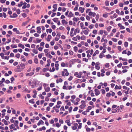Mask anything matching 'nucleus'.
Listing matches in <instances>:
<instances>
[{
  "instance_id": "obj_19",
  "label": "nucleus",
  "mask_w": 132,
  "mask_h": 132,
  "mask_svg": "<svg viewBox=\"0 0 132 132\" xmlns=\"http://www.w3.org/2000/svg\"><path fill=\"white\" fill-rule=\"evenodd\" d=\"M18 46L19 47H21L22 49H24V45H22L20 43L18 45Z\"/></svg>"
},
{
  "instance_id": "obj_42",
  "label": "nucleus",
  "mask_w": 132,
  "mask_h": 132,
  "mask_svg": "<svg viewBox=\"0 0 132 132\" xmlns=\"http://www.w3.org/2000/svg\"><path fill=\"white\" fill-rule=\"evenodd\" d=\"M68 113V112L67 111H66L65 113L62 115V117H63L65 115L67 114Z\"/></svg>"
},
{
  "instance_id": "obj_64",
  "label": "nucleus",
  "mask_w": 132,
  "mask_h": 132,
  "mask_svg": "<svg viewBox=\"0 0 132 132\" xmlns=\"http://www.w3.org/2000/svg\"><path fill=\"white\" fill-rule=\"evenodd\" d=\"M73 78V77L72 76H70L69 78H68V80L69 81H71L72 80Z\"/></svg>"
},
{
  "instance_id": "obj_57",
  "label": "nucleus",
  "mask_w": 132,
  "mask_h": 132,
  "mask_svg": "<svg viewBox=\"0 0 132 132\" xmlns=\"http://www.w3.org/2000/svg\"><path fill=\"white\" fill-rule=\"evenodd\" d=\"M60 110L61 111L62 110L63 111H64L65 109L64 108V106H61V108L60 109Z\"/></svg>"
},
{
  "instance_id": "obj_61",
  "label": "nucleus",
  "mask_w": 132,
  "mask_h": 132,
  "mask_svg": "<svg viewBox=\"0 0 132 132\" xmlns=\"http://www.w3.org/2000/svg\"><path fill=\"white\" fill-rule=\"evenodd\" d=\"M42 40V39H39L38 38H37L36 39V41L37 43H40Z\"/></svg>"
},
{
  "instance_id": "obj_7",
  "label": "nucleus",
  "mask_w": 132,
  "mask_h": 132,
  "mask_svg": "<svg viewBox=\"0 0 132 132\" xmlns=\"http://www.w3.org/2000/svg\"><path fill=\"white\" fill-rule=\"evenodd\" d=\"M124 106L122 105H120V106H118L117 107L118 110H120L123 109Z\"/></svg>"
},
{
  "instance_id": "obj_55",
  "label": "nucleus",
  "mask_w": 132,
  "mask_h": 132,
  "mask_svg": "<svg viewBox=\"0 0 132 132\" xmlns=\"http://www.w3.org/2000/svg\"><path fill=\"white\" fill-rule=\"evenodd\" d=\"M81 39L82 40H85L86 39V37L84 35L82 36Z\"/></svg>"
},
{
  "instance_id": "obj_5",
  "label": "nucleus",
  "mask_w": 132,
  "mask_h": 132,
  "mask_svg": "<svg viewBox=\"0 0 132 132\" xmlns=\"http://www.w3.org/2000/svg\"><path fill=\"white\" fill-rule=\"evenodd\" d=\"M18 16V15L16 13H14L12 15H11L10 16V17L11 18H15Z\"/></svg>"
},
{
  "instance_id": "obj_21",
  "label": "nucleus",
  "mask_w": 132,
  "mask_h": 132,
  "mask_svg": "<svg viewBox=\"0 0 132 132\" xmlns=\"http://www.w3.org/2000/svg\"><path fill=\"white\" fill-rule=\"evenodd\" d=\"M121 86H118L117 85H116L115 87V89H121Z\"/></svg>"
},
{
  "instance_id": "obj_1",
  "label": "nucleus",
  "mask_w": 132,
  "mask_h": 132,
  "mask_svg": "<svg viewBox=\"0 0 132 132\" xmlns=\"http://www.w3.org/2000/svg\"><path fill=\"white\" fill-rule=\"evenodd\" d=\"M81 103L82 104L79 107L81 109H83L86 106L85 102L84 101H82Z\"/></svg>"
},
{
  "instance_id": "obj_33",
  "label": "nucleus",
  "mask_w": 132,
  "mask_h": 132,
  "mask_svg": "<svg viewBox=\"0 0 132 132\" xmlns=\"http://www.w3.org/2000/svg\"><path fill=\"white\" fill-rule=\"evenodd\" d=\"M34 61L35 63L37 64L38 63V59L36 58H35L34 59Z\"/></svg>"
},
{
  "instance_id": "obj_60",
  "label": "nucleus",
  "mask_w": 132,
  "mask_h": 132,
  "mask_svg": "<svg viewBox=\"0 0 132 132\" xmlns=\"http://www.w3.org/2000/svg\"><path fill=\"white\" fill-rule=\"evenodd\" d=\"M72 107H70L69 109V112L70 113L71 112L72 110Z\"/></svg>"
},
{
  "instance_id": "obj_46",
  "label": "nucleus",
  "mask_w": 132,
  "mask_h": 132,
  "mask_svg": "<svg viewBox=\"0 0 132 132\" xmlns=\"http://www.w3.org/2000/svg\"><path fill=\"white\" fill-rule=\"evenodd\" d=\"M0 55L2 57V58L3 59H4V54L3 53H1L0 54Z\"/></svg>"
},
{
  "instance_id": "obj_40",
  "label": "nucleus",
  "mask_w": 132,
  "mask_h": 132,
  "mask_svg": "<svg viewBox=\"0 0 132 132\" xmlns=\"http://www.w3.org/2000/svg\"><path fill=\"white\" fill-rule=\"evenodd\" d=\"M82 31L83 32L84 34L85 35H87L88 33V31L87 30H85L84 31Z\"/></svg>"
},
{
  "instance_id": "obj_31",
  "label": "nucleus",
  "mask_w": 132,
  "mask_h": 132,
  "mask_svg": "<svg viewBox=\"0 0 132 132\" xmlns=\"http://www.w3.org/2000/svg\"><path fill=\"white\" fill-rule=\"evenodd\" d=\"M32 51L34 53L36 54H37L38 53V51L37 50H36L35 49H33L32 50Z\"/></svg>"
},
{
  "instance_id": "obj_43",
  "label": "nucleus",
  "mask_w": 132,
  "mask_h": 132,
  "mask_svg": "<svg viewBox=\"0 0 132 132\" xmlns=\"http://www.w3.org/2000/svg\"><path fill=\"white\" fill-rule=\"evenodd\" d=\"M124 45L126 47H128V43L127 42H125L124 43Z\"/></svg>"
},
{
  "instance_id": "obj_12",
  "label": "nucleus",
  "mask_w": 132,
  "mask_h": 132,
  "mask_svg": "<svg viewBox=\"0 0 132 132\" xmlns=\"http://www.w3.org/2000/svg\"><path fill=\"white\" fill-rule=\"evenodd\" d=\"M65 122L67 123V125L69 126H70L71 125L72 123H70V121L69 120H66L65 121Z\"/></svg>"
},
{
  "instance_id": "obj_30",
  "label": "nucleus",
  "mask_w": 132,
  "mask_h": 132,
  "mask_svg": "<svg viewBox=\"0 0 132 132\" xmlns=\"http://www.w3.org/2000/svg\"><path fill=\"white\" fill-rule=\"evenodd\" d=\"M79 75L77 76V77L78 78H80L81 77V75H82V73L81 72H79Z\"/></svg>"
},
{
  "instance_id": "obj_37",
  "label": "nucleus",
  "mask_w": 132,
  "mask_h": 132,
  "mask_svg": "<svg viewBox=\"0 0 132 132\" xmlns=\"http://www.w3.org/2000/svg\"><path fill=\"white\" fill-rule=\"evenodd\" d=\"M53 20L55 22H57L58 21V18H55L53 19Z\"/></svg>"
},
{
  "instance_id": "obj_3",
  "label": "nucleus",
  "mask_w": 132,
  "mask_h": 132,
  "mask_svg": "<svg viewBox=\"0 0 132 132\" xmlns=\"http://www.w3.org/2000/svg\"><path fill=\"white\" fill-rule=\"evenodd\" d=\"M94 90L95 92V94L96 96H98L100 94V92L99 91L98 89H95Z\"/></svg>"
},
{
  "instance_id": "obj_9",
  "label": "nucleus",
  "mask_w": 132,
  "mask_h": 132,
  "mask_svg": "<svg viewBox=\"0 0 132 132\" xmlns=\"http://www.w3.org/2000/svg\"><path fill=\"white\" fill-rule=\"evenodd\" d=\"M44 124V121L42 120H39V121L38 123L37 124V125L38 126H39L41 124L43 125Z\"/></svg>"
},
{
  "instance_id": "obj_10",
  "label": "nucleus",
  "mask_w": 132,
  "mask_h": 132,
  "mask_svg": "<svg viewBox=\"0 0 132 132\" xmlns=\"http://www.w3.org/2000/svg\"><path fill=\"white\" fill-rule=\"evenodd\" d=\"M30 20L29 19L28 21H27L25 22H23V23L22 24V26H26L27 25V23H28L29 22V21Z\"/></svg>"
},
{
  "instance_id": "obj_35",
  "label": "nucleus",
  "mask_w": 132,
  "mask_h": 132,
  "mask_svg": "<svg viewBox=\"0 0 132 132\" xmlns=\"http://www.w3.org/2000/svg\"><path fill=\"white\" fill-rule=\"evenodd\" d=\"M111 57H112L111 56L110 54H108L106 55V57L107 59H109Z\"/></svg>"
},
{
  "instance_id": "obj_6",
  "label": "nucleus",
  "mask_w": 132,
  "mask_h": 132,
  "mask_svg": "<svg viewBox=\"0 0 132 132\" xmlns=\"http://www.w3.org/2000/svg\"><path fill=\"white\" fill-rule=\"evenodd\" d=\"M19 122L18 120H16L14 123V126L18 129H19V127L18 126Z\"/></svg>"
},
{
  "instance_id": "obj_26",
  "label": "nucleus",
  "mask_w": 132,
  "mask_h": 132,
  "mask_svg": "<svg viewBox=\"0 0 132 132\" xmlns=\"http://www.w3.org/2000/svg\"><path fill=\"white\" fill-rule=\"evenodd\" d=\"M50 88L48 87L46 88L45 89V91L46 92H48L50 91Z\"/></svg>"
},
{
  "instance_id": "obj_58",
  "label": "nucleus",
  "mask_w": 132,
  "mask_h": 132,
  "mask_svg": "<svg viewBox=\"0 0 132 132\" xmlns=\"http://www.w3.org/2000/svg\"><path fill=\"white\" fill-rule=\"evenodd\" d=\"M40 67H37L36 69V70L37 72H38L40 69Z\"/></svg>"
},
{
  "instance_id": "obj_49",
  "label": "nucleus",
  "mask_w": 132,
  "mask_h": 132,
  "mask_svg": "<svg viewBox=\"0 0 132 132\" xmlns=\"http://www.w3.org/2000/svg\"><path fill=\"white\" fill-rule=\"evenodd\" d=\"M16 11L18 14H19L20 13V11L19 9H17Z\"/></svg>"
},
{
  "instance_id": "obj_22",
  "label": "nucleus",
  "mask_w": 132,
  "mask_h": 132,
  "mask_svg": "<svg viewBox=\"0 0 132 132\" xmlns=\"http://www.w3.org/2000/svg\"><path fill=\"white\" fill-rule=\"evenodd\" d=\"M105 56L104 54H103L102 53H100V55H99V57L101 58L102 59V58L103 57H104Z\"/></svg>"
},
{
  "instance_id": "obj_51",
  "label": "nucleus",
  "mask_w": 132,
  "mask_h": 132,
  "mask_svg": "<svg viewBox=\"0 0 132 132\" xmlns=\"http://www.w3.org/2000/svg\"><path fill=\"white\" fill-rule=\"evenodd\" d=\"M83 61H85L86 62H87L88 61V59L86 58H84L83 59Z\"/></svg>"
},
{
  "instance_id": "obj_18",
  "label": "nucleus",
  "mask_w": 132,
  "mask_h": 132,
  "mask_svg": "<svg viewBox=\"0 0 132 132\" xmlns=\"http://www.w3.org/2000/svg\"><path fill=\"white\" fill-rule=\"evenodd\" d=\"M2 122H4V124L5 125H7L8 123L7 121H6L5 119H3L2 120Z\"/></svg>"
},
{
  "instance_id": "obj_20",
  "label": "nucleus",
  "mask_w": 132,
  "mask_h": 132,
  "mask_svg": "<svg viewBox=\"0 0 132 132\" xmlns=\"http://www.w3.org/2000/svg\"><path fill=\"white\" fill-rule=\"evenodd\" d=\"M63 80L61 78H60L59 80L57 79L56 80V83H58L59 82H62Z\"/></svg>"
},
{
  "instance_id": "obj_59",
  "label": "nucleus",
  "mask_w": 132,
  "mask_h": 132,
  "mask_svg": "<svg viewBox=\"0 0 132 132\" xmlns=\"http://www.w3.org/2000/svg\"><path fill=\"white\" fill-rule=\"evenodd\" d=\"M32 37H30V38L28 40V42L29 43H30L32 42Z\"/></svg>"
},
{
  "instance_id": "obj_28",
  "label": "nucleus",
  "mask_w": 132,
  "mask_h": 132,
  "mask_svg": "<svg viewBox=\"0 0 132 132\" xmlns=\"http://www.w3.org/2000/svg\"><path fill=\"white\" fill-rule=\"evenodd\" d=\"M14 127H15V126L13 124H12L10 126V128L11 129H13Z\"/></svg>"
},
{
  "instance_id": "obj_45",
  "label": "nucleus",
  "mask_w": 132,
  "mask_h": 132,
  "mask_svg": "<svg viewBox=\"0 0 132 132\" xmlns=\"http://www.w3.org/2000/svg\"><path fill=\"white\" fill-rule=\"evenodd\" d=\"M65 5L66 4L65 3H62V2H61L59 4V5L60 6H65Z\"/></svg>"
},
{
  "instance_id": "obj_63",
  "label": "nucleus",
  "mask_w": 132,
  "mask_h": 132,
  "mask_svg": "<svg viewBox=\"0 0 132 132\" xmlns=\"http://www.w3.org/2000/svg\"><path fill=\"white\" fill-rule=\"evenodd\" d=\"M11 4L12 6H14L15 5V3L14 2L12 1L11 2Z\"/></svg>"
},
{
  "instance_id": "obj_50",
  "label": "nucleus",
  "mask_w": 132,
  "mask_h": 132,
  "mask_svg": "<svg viewBox=\"0 0 132 132\" xmlns=\"http://www.w3.org/2000/svg\"><path fill=\"white\" fill-rule=\"evenodd\" d=\"M79 126L78 127V128L79 129H80L82 127V123H79Z\"/></svg>"
},
{
  "instance_id": "obj_23",
  "label": "nucleus",
  "mask_w": 132,
  "mask_h": 132,
  "mask_svg": "<svg viewBox=\"0 0 132 132\" xmlns=\"http://www.w3.org/2000/svg\"><path fill=\"white\" fill-rule=\"evenodd\" d=\"M34 74V72H30L28 73L27 75L26 76H32Z\"/></svg>"
},
{
  "instance_id": "obj_14",
  "label": "nucleus",
  "mask_w": 132,
  "mask_h": 132,
  "mask_svg": "<svg viewBox=\"0 0 132 132\" xmlns=\"http://www.w3.org/2000/svg\"><path fill=\"white\" fill-rule=\"evenodd\" d=\"M46 55L47 57H48L49 58L51 59L52 58V56H51L50 54L49 53H46V54H45Z\"/></svg>"
},
{
  "instance_id": "obj_62",
  "label": "nucleus",
  "mask_w": 132,
  "mask_h": 132,
  "mask_svg": "<svg viewBox=\"0 0 132 132\" xmlns=\"http://www.w3.org/2000/svg\"><path fill=\"white\" fill-rule=\"evenodd\" d=\"M69 54L70 55H72L73 54V52L72 51H69Z\"/></svg>"
},
{
  "instance_id": "obj_36",
  "label": "nucleus",
  "mask_w": 132,
  "mask_h": 132,
  "mask_svg": "<svg viewBox=\"0 0 132 132\" xmlns=\"http://www.w3.org/2000/svg\"><path fill=\"white\" fill-rule=\"evenodd\" d=\"M109 2L108 1H106L105 3V4L106 5L108 6L109 5Z\"/></svg>"
},
{
  "instance_id": "obj_8",
  "label": "nucleus",
  "mask_w": 132,
  "mask_h": 132,
  "mask_svg": "<svg viewBox=\"0 0 132 132\" xmlns=\"http://www.w3.org/2000/svg\"><path fill=\"white\" fill-rule=\"evenodd\" d=\"M80 32V30L79 28H77L74 30V34L75 35L76 34L77 32L79 33Z\"/></svg>"
},
{
  "instance_id": "obj_48",
  "label": "nucleus",
  "mask_w": 132,
  "mask_h": 132,
  "mask_svg": "<svg viewBox=\"0 0 132 132\" xmlns=\"http://www.w3.org/2000/svg\"><path fill=\"white\" fill-rule=\"evenodd\" d=\"M20 54L19 53L16 54L15 55V57L18 58H19L20 56Z\"/></svg>"
},
{
  "instance_id": "obj_44",
  "label": "nucleus",
  "mask_w": 132,
  "mask_h": 132,
  "mask_svg": "<svg viewBox=\"0 0 132 132\" xmlns=\"http://www.w3.org/2000/svg\"><path fill=\"white\" fill-rule=\"evenodd\" d=\"M46 33H44L42 34L41 36V37L43 38H44V36H46Z\"/></svg>"
},
{
  "instance_id": "obj_16",
  "label": "nucleus",
  "mask_w": 132,
  "mask_h": 132,
  "mask_svg": "<svg viewBox=\"0 0 132 132\" xmlns=\"http://www.w3.org/2000/svg\"><path fill=\"white\" fill-rule=\"evenodd\" d=\"M73 20V21H75L76 22H77V21L79 20V18H74Z\"/></svg>"
},
{
  "instance_id": "obj_52",
  "label": "nucleus",
  "mask_w": 132,
  "mask_h": 132,
  "mask_svg": "<svg viewBox=\"0 0 132 132\" xmlns=\"http://www.w3.org/2000/svg\"><path fill=\"white\" fill-rule=\"evenodd\" d=\"M48 49H45L44 50V52L46 54V53H48Z\"/></svg>"
},
{
  "instance_id": "obj_41",
  "label": "nucleus",
  "mask_w": 132,
  "mask_h": 132,
  "mask_svg": "<svg viewBox=\"0 0 132 132\" xmlns=\"http://www.w3.org/2000/svg\"><path fill=\"white\" fill-rule=\"evenodd\" d=\"M54 83H51L50 85V86L51 87H53L54 86Z\"/></svg>"
},
{
  "instance_id": "obj_47",
  "label": "nucleus",
  "mask_w": 132,
  "mask_h": 132,
  "mask_svg": "<svg viewBox=\"0 0 132 132\" xmlns=\"http://www.w3.org/2000/svg\"><path fill=\"white\" fill-rule=\"evenodd\" d=\"M111 28V26H109L107 28V30L109 32L110 31Z\"/></svg>"
},
{
  "instance_id": "obj_53",
  "label": "nucleus",
  "mask_w": 132,
  "mask_h": 132,
  "mask_svg": "<svg viewBox=\"0 0 132 132\" xmlns=\"http://www.w3.org/2000/svg\"><path fill=\"white\" fill-rule=\"evenodd\" d=\"M93 33L95 34H96L97 33V30H93Z\"/></svg>"
},
{
  "instance_id": "obj_13",
  "label": "nucleus",
  "mask_w": 132,
  "mask_h": 132,
  "mask_svg": "<svg viewBox=\"0 0 132 132\" xmlns=\"http://www.w3.org/2000/svg\"><path fill=\"white\" fill-rule=\"evenodd\" d=\"M37 32L39 34H40L41 33V31H40L41 28L40 27H38L37 28Z\"/></svg>"
},
{
  "instance_id": "obj_17",
  "label": "nucleus",
  "mask_w": 132,
  "mask_h": 132,
  "mask_svg": "<svg viewBox=\"0 0 132 132\" xmlns=\"http://www.w3.org/2000/svg\"><path fill=\"white\" fill-rule=\"evenodd\" d=\"M51 38V35H48L47 38V40L48 42L50 41V39Z\"/></svg>"
},
{
  "instance_id": "obj_38",
  "label": "nucleus",
  "mask_w": 132,
  "mask_h": 132,
  "mask_svg": "<svg viewBox=\"0 0 132 132\" xmlns=\"http://www.w3.org/2000/svg\"><path fill=\"white\" fill-rule=\"evenodd\" d=\"M56 107H55V106H54L53 108V109L55 110L56 111V112H57H57H58L59 111V110L58 109H56Z\"/></svg>"
},
{
  "instance_id": "obj_34",
  "label": "nucleus",
  "mask_w": 132,
  "mask_h": 132,
  "mask_svg": "<svg viewBox=\"0 0 132 132\" xmlns=\"http://www.w3.org/2000/svg\"><path fill=\"white\" fill-rule=\"evenodd\" d=\"M11 46L12 48H16L17 47V46L16 45L14 44L11 45Z\"/></svg>"
},
{
  "instance_id": "obj_32",
  "label": "nucleus",
  "mask_w": 132,
  "mask_h": 132,
  "mask_svg": "<svg viewBox=\"0 0 132 132\" xmlns=\"http://www.w3.org/2000/svg\"><path fill=\"white\" fill-rule=\"evenodd\" d=\"M23 2L22 1L20 2V3L19 4H18V7H20L23 5Z\"/></svg>"
},
{
  "instance_id": "obj_11",
  "label": "nucleus",
  "mask_w": 132,
  "mask_h": 132,
  "mask_svg": "<svg viewBox=\"0 0 132 132\" xmlns=\"http://www.w3.org/2000/svg\"><path fill=\"white\" fill-rule=\"evenodd\" d=\"M84 9H85L84 8H82L81 7H80L79 8V11L81 12V13H82L84 12Z\"/></svg>"
},
{
  "instance_id": "obj_27",
  "label": "nucleus",
  "mask_w": 132,
  "mask_h": 132,
  "mask_svg": "<svg viewBox=\"0 0 132 132\" xmlns=\"http://www.w3.org/2000/svg\"><path fill=\"white\" fill-rule=\"evenodd\" d=\"M20 67L22 69H24L25 68V65L23 63H21L20 64Z\"/></svg>"
},
{
  "instance_id": "obj_39",
  "label": "nucleus",
  "mask_w": 132,
  "mask_h": 132,
  "mask_svg": "<svg viewBox=\"0 0 132 132\" xmlns=\"http://www.w3.org/2000/svg\"><path fill=\"white\" fill-rule=\"evenodd\" d=\"M61 99H63V98L64 97V93H62L61 94Z\"/></svg>"
},
{
  "instance_id": "obj_56",
  "label": "nucleus",
  "mask_w": 132,
  "mask_h": 132,
  "mask_svg": "<svg viewBox=\"0 0 132 132\" xmlns=\"http://www.w3.org/2000/svg\"><path fill=\"white\" fill-rule=\"evenodd\" d=\"M73 49L75 52H76L78 50V47L77 46H75L73 47Z\"/></svg>"
},
{
  "instance_id": "obj_15",
  "label": "nucleus",
  "mask_w": 132,
  "mask_h": 132,
  "mask_svg": "<svg viewBox=\"0 0 132 132\" xmlns=\"http://www.w3.org/2000/svg\"><path fill=\"white\" fill-rule=\"evenodd\" d=\"M62 23L63 24H68V22L66 21L65 20L63 19L62 20Z\"/></svg>"
},
{
  "instance_id": "obj_2",
  "label": "nucleus",
  "mask_w": 132,
  "mask_h": 132,
  "mask_svg": "<svg viewBox=\"0 0 132 132\" xmlns=\"http://www.w3.org/2000/svg\"><path fill=\"white\" fill-rule=\"evenodd\" d=\"M100 63L99 62H97L95 64V68L98 70H99L100 68V67L98 66Z\"/></svg>"
},
{
  "instance_id": "obj_4",
  "label": "nucleus",
  "mask_w": 132,
  "mask_h": 132,
  "mask_svg": "<svg viewBox=\"0 0 132 132\" xmlns=\"http://www.w3.org/2000/svg\"><path fill=\"white\" fill-rule=\"evenodd\" d=\"M22 89L23 90V92H26L30 93V90H29L27 88H26L24 87Z\"/></svg>"
},
{
  "instance_id": "obj_29",
  "label": "nucleus",
  "mask_w": 132,
  "mask_h": 132,
  "mask_svg": "<svg viewBox=\"0 0 132 132\" xmlns=\"http://www.w3.org/2000/svg\"><path fill=\"white\" fill-rule=\"evenodd\" d=\"M34 100L33 99H32L31 100H30L29 101V102L30 103H31L32 104H34L35 103V102L34 101Z\"/></svg>"
},
{
  "instance_id": "obj_24",
  "label": "nucleus",
  "mask_w": 132,
  "mask_h": 132,
  "mask_svg": "<svg viewBox=\"0 0 132 132\" xmlns=\"http://www.w3.org/2000/svg\"><path fill=\"white\" fill-rule=\"evenodd\" d=\"M59 66V64L58 63H56L55 65V67L56 70H58L59 69L58 67Z\"/></svg>"
},
{
  "instance_id": "obj_25",
  "label": "nucleus",
  "mask_w": 132,
  "mask_h": 132,
  "mask_svg": "<svg viewBox=\"0 0 132 132\" xmlns=\"http://www.w3.org/2000/svg\"><path fill=\"white\" fill-rule=\"evenodd\" d=\"M73 14L72 13V12H70L69 13V15L68 16L69 17H74L73 16Z\"/></svg>"
},
{
  "instance_id": "obj_54",
  "label": "nucleus",
  "mask_w": 132,
  "mask_h": 132,
  "mask_svg": "<svg viewBox=\"0 0 132 132\" xmlns=\"http://www.w3.org/2000/svg\"><path fill=\"white\" fill-rule=\"evenodd\" d=\"M99 18V14H97L96 17V20L97 21L98 20V19Z\"/></svg>"
}]
</instances>
